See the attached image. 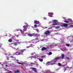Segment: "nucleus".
I'll return each mask as SVG.
<instances>
[{"label": "nucleus", "instance_id": "f257e3e1", "mask_svg": "<svg viewBox=\"0 0 73 73\" xmlns=\"http://www.w3.org/2000/svg\"><path fill=\"white\" fill-rule=\"evenodd\" d=\"M53 21V24H52V25H58V20H54Z\"/></svg>", "mask_w": 73, "mask_h": 73}, {"label": "nucleus", "instance_id": "f03ea898", "mask_svg": "<svg viewBox=\"0 0 73 73\" xmlns=\"http://www.w3.org/2000/svg\"><path fill=\"white\" fill-rule=\"evenodd\" d=\"M50 33V31H46L44 33V35H45L47 36H48L49 35V34Z\"/></svg>", "mask_w": 73, "mask_h": 73}, {"label": "nucleus", "instance_id": "7ed1b4c3", "mask_svg": "<svg viewBox=\"0 0 73 73\" xmlns=\"http://www.w3.org/2000/svg\"><path fill=\"white\" fill-rule=\"evenodd\" d=\"M26 50L24 49V50H21L19 51V54H23V52H24V51H25Z\"/></svg>", "mask_w": 73, "mask_h": 73}, {"label": "nucleus", "instance_id": "20e7f679", "mask_svg": "<svg viewBox=\"0 0 73 73\" xmlns=\"http://www.w3.org/2000/svg\"><path fill=\"white\" fill-rule=\"evenodd\" d=\"M48 15L50 16V17H52V15H53V13H48Z\"/></svg>", "mask_w": 73, "mask_h": 73}, {"label": "nucleus", "instance_id": "39448f33", "mask_svg": "<svg viewBox=\"0 0 73 73\" xmlns=\"http://www.w3.org/2000/svg\"><path fill=\"white\" fill-rule=\"evenodd\" d=\"M23 28H24V29H23V31H24V32H25V31H27V26H26L25 25H24V26H23Z\"/></svg>", "mask_w": 73, "mask_h": 73}, {"label": "nucleus", "instance_id": "423d86ee", "mask_svg": "<svg viewBox=\"0 0 73 73\" xmlns=\"http://www.w3.org/2000/svg\"><path fill=\"white\" fill-rule=\"evenodd\" d=\"M46 49H47V48L43 47L42 48L41 50L42 51H44V50H46Z\"/></svg>", "mask_w": 73, "mask_h": 73}, {"label": "nucleus", "instance_id": "0eeeda50", "mask_svg": "<svg viewBox=\"0 0 73 73\" xmlns=\"http://www.w3.org/2000/svg\"><path fill=\"white\" fill-rule=\"evenodd\" d=\"M62 26L64 27H67L68 25L66 24H64L62 25Z\"/></svg>", "mask_w": 73, "mask_h": 73}, {"label": "nucleus", "instance_id": "6e6552de", "mask_svg": "<svg viewBox=\"0 0 73 73\" xmlns=\"http://www.w3.org/2000/svg\"><path fill=\"white\" fill-rule=\"evenodd\" d=\"M40 22L38 21H36L34 22V24H38Z\"/></svg>", "mask_w": 73, "mask_h": 73}, {"label": "nucleus", "instance_id": "1a4fd4ad", "mask_svg": "<svg viewBox=\"0 0 73 73\" xmlns=\"http://www.w3.org/2000/svg\"><path fill=\"white\" fill-rule=\"evenodd\" d=\"M31 69L33 70V71H34L35 72H36L37 71V69L35 68H32Z\"/></svg>", "mask_w": 73, "mask_h": 73}, {"label": "nucleus", "instance_id": "9d476101", "mask_svg": "<svg viewBox=\"0 0 73 73\" xmlns=\"http://www.w3.org/2000/svg\"><path fill=\"white\" fill-rule=\"evenodd\" d=\"M52 27H55L56 29H60V26L55 27L54 26H52Z\"/></svg>", "mask_w": 73, "mask_h": 73}, {"label": "nucleus", "instance_id": "9b49d317", "mask_svg": "<svg viewBox=\"0 0 73 73\" xmlns=\"http://www.w3.org/2000/svg\"><path fill=\"white\" fill-rule=\"evenodd\" d=\"M61 58L60 57H57L55 58L54 60H58V59H60Z\"/></svg>", "mask_w": 73, "mask_h": 73}, {"label": "nucleus", "instance_id": "f8f14e48", "mask_svg": "<svg viewBox=\"0 0 73 73\" xmlns=\"http://www.w3.org/2000/svg\"><path fill=\"white\" fill-rule=\"evenodd\" d=\"M68 21L69 23H70L71 22H72V19H68Z\"/></svg>", "mask_w": 73, "mask_h": 73}, {"label": "nucleus", "instance_id": "ddd939ff", "mask_svg": "<svg viewBox=\"0 0 73 73\" xmlns=\"http://www.w3.org/2000/svg\"><path fill=\"white\" fill-rule=\"evenodd\" d=\"M50 62H48L46 63V65H50Z\"/></svg>", "mask_w": 73, "mask_h": 73}, {"label": "nucleus", "instance_id": "4468645a", "mask_svg": "<svg viewBox=\"0 0 73 73\" xmlns=\"http://www.w3.org/2000/svg\"><path fill=\"white\" fill-rule=\"evenodd\" d=\"M19 70H17V71H15L14 72L15 73H18L20 72V71H19Z\"/></svg>", "mask_w": 73, "mask_h": 73}, {"label": "nucleus", "instance_id": "2eb2a0df", "mask_svg": "<svg viewBox=\"0 0 73 73\" xmlns=\"http://www.w3.org/2000/svg\"><path fill=\"white\" fill-rule=\"evenodd\" d=\"M13 44L14 45H15V46L17 45V43H16V42L13 43Z\"/></svg>", "mask_w": 73, "mask_h": 73}, {"label": "nucleus", "instance_id": "dca6fc26", "mask_svg": "<svg viewBox=\"0 0 73 73\" xmlns=\"http://www.w3.org/2000/svg\"><path fill=\"white\" fill-rule=\"evenodd\" d=\"M15 54L17 55H20V54H19V51H18V52H16Z\"/></svg>", "mask_w": 73, "mask_h": 73}, {"label": "nucleus", "instance_id": "f3484780", "mask_svg": "<svg viewBox=\"0 0 73 73\" xmlns=\"http://www.w3.org/2000/svg\"><path fill=\"white\" fill-rule=\"evenodd\" d=\"M17 63H18V64H21V65H24V64L23 63H20L18 62H17Z\"/></svg>", "mask_w": 73, "mask_h": 73}, {"label": "nucleus", "instance_id": "a211bd4d", "mask_svg": "<svg viewBox=\"0 0 73 73\" xmlns=\"http://www.w3.org/2000/svg\"><path fill=\"white\" fill-rule=\"evenodd\" d=\"M28 36H29L30 37H32V34H28Z\"/></svg>", "mask_w": 73, "mask_h": 73}, {"label": "nucleus", "instance_id": "6ab92c4d", "mask_svg": "<svg viewBox=\"0 0 73 73\" xmlns=\"http://www.w3.org/2000/svg\"><path fill=\"white\" fill-rule=\"evenodd\" d=\"M23 31H22V30H20V31L21 32V33H24V30H23Z\"/></svg>", "mask_w": 73, "mask_h": 73}, {"label": "nucleus", "instance_id": "aec40b11", "mask_svg": "<svg viewBox=\"0 0 73 73\" xmlns=\"http://www.w3.org/2000/svg\"><path fill=\"white\" fill-rule=\"evenodd\" d=\"M9 41L10 42H12V40L11 39H10L9 40Z\"/></svg>", "mask_w": 73, "mask_h": 73}, {"label": "nucleus", "instance_id": "412c9836", "mask_svg": "<svg viewBox=\"0 0 73 73\" xmlns=\"http://www.w3.org/2000/svg\"><path fill=\"white\" fill-rule=\"evenodd\" d=\"M32 36H34V37H35L36 36V34H32Z\"/></svg>", "mask_w": 73, "mask_h": 73}, {"label": "nucleus", "instance_id": "4be33fe9", "mask_svg": "<svg viewBox=\"0 0 73 73\" xmlns=\"http://www.w3.org/2000/svg\"><path fill=\"white\" fill-rule=\"evenodd\" d=\"M46 56L45 55H42L40 56L41 58H44V57H45Z\"/></svg>", "mask_w": 73, "mask_h": 73}, {"label": "nucleus", "instance_id": "5701e85b", "mask_svg": "<svg viewBox=\"0 0 73 73\" xmlns=\"http://www.w3.org/2000/svg\"><path fill=\"white\" fill-rule=\"evenodd\" d=\"M39 61H40V62H42L43 61V59H40L39 60Z\"/></svg>", "mask_w": 73, "mask_h": 73}, {"label": "nucleus", "instance_id": "b1692460", "mask_svg": "<svg viewBox=\"0 0 73 73\" xmlns=\"http://www.w3.org/2000/svg\"><path fill=\"white\" fill-rule=\"evenodd\" d=\"M40 35L38 34H36V36H40Z\"/></svg>", "mask_w": 73, "mask_h": 73}, {"label": "nucleus", "instance_id": "393cba45", "mask_svg": "<svg viewBox=\"0 0 73 73\" xmlns=\"http://www.w3.org/2000/svg\"><path fill=\"white\" fill-rule=\"evenodd\" d=\"M64 22H65V23H69V22L68 21H64Z\"/></svg>", "mask_w": 73, "mask_h": 73}, {"label": "nucleus", "instance_id": "a878e982", "mask_svg": "<svg viewBox=\"0 0 73 73\" xmlns=\"http://www.w3.org/2000/svg\"><path fill=\"white\" fill-rule=\"evenodd\" d=\"M34 27L35 28H37V25L35 24L34 25Z\"/></svg>", "mask_w": 73, "mask_h": 73}, {"label": "nucleus", "instance_id": "bb28decb", "mask_svg": "<svg viewBox=\"0 0 73 73\" xmlns=\"http://www.w3.org/2000/svg\"><path fill=\"white\" fill-rule=\"evenodd\" d=\"M26 27H27V29H29V25H28V26H27V25H25Z\"/></svg>", "mask_w": 73, "mask_h": 73}, {"label": "nucleus", "instance_id": "cd10ccee", "mask_svg": "<svg viewBox=\"0 0 73 73\" xmlns=\"http://www.w3.org/2000/svg\"><path fill=\"white\" fill-rule=\"evenodd\" d=\"M61 56H62V58H64V54H62L61 55Z\"/></svg>", "mask_w": 73, "mask_h": 73}, {"label": "nucleus", "instance_id": "c85d7f7f", "mask_svg": "<svg viewBox=\"0 0 73 73\" xmlns=\"http://www.w3.org/2000/svg\"><path fill=\"white\" fill-rule=\"evenodd\" d=\"M49 55H51V54H52V52H50L49 53Z\"/></svg>", "mask_w": 73, "mask_h": 73}, {"label": "nucleus", "instance_id": "c756f323", "mask_svg": "<svg viewBox=\"0 0 73 73\" xmlns=\"http://www.w3.org/2000/svg\"><path fill=\"white\" fill-rule=\"evenodd\" d=\"M58 65L59 66H60L61 65V64L60 63H58Z\"/></svg>", "mask_w": 73, "mask_h": 73}, {"label": "nucleus", "instance_id": "7c9ffc66", "mask_svg": "<svg viewBox=\"0 0 73 73\" xmlns=\"http://www.w3.org/2000/svg\"><path fill=\"white\" fill-rule=\"evenodd\" d=\"M66 46H69V45L68 44H66Z\"/></svg>", "mask_w": 73, "mask_h": 73}, {"label": "nucleus", "instance_id": "2f4dec72", "mask_svg": "<svg viewBox=\"0 0 73 73\" xmlns=\"http://www.w3.org/2000/svg\"><path fill=\"white\" fill-rule=\"evenodd\" d=\"M31 64L32 65H35V64L33 63H31Z\"/></svg>", "mask_w": 73, "mask_h": 73}, {"label": "nucleus", "instance_id": "473e14b6", "mask_svg": "<svg viewBox=\"0 0 73 73\" xmlns=\"http://www.w3.org/2000/svg\"><path fill=\"white\" fill-rule=\"evenodd\" d=\"M33 44H30V46H35L34 45H33Z\"/></svg>", "mask_w": 73, "mask_h": 73}, {"label": "nucleus", "instance_id": "72a5a7b5", "mask_svg": "<svg viewBox=\"0 0 73 73\" xmlns=\"http://www.w3.org/2000/svg\"><path fill=\"white\" fill-rule=\"evenodd\" d=\"M29 47H31V46H27V48H29Z\"/></svg>", "mask_w": 73, "mask_h": 73}, {"label": "nucleus", "instance_id": "f704fd0d", "mask_svg": "<svg viewBox=\"0 0 73 73\" xmlns=\"http://www.w3.org/2000/svg\"><path fill=\"white\" fill-rule=\"evenodd\" d=\"M66 58H67L68 60H70V58H69V57H67Z\"/></svg>", "mask_w": 73, "mask_h": 73}, {"label": "nucleus", "instance_id": "c9c22d12", "mask_svg": "<svg viewBox=\"0 0 73 73\" xmlns=\"http://www.w3.org/2000/svg\"><path fill=\"white\" fill-rule=\"evenodd\" d=\"M34 57H35V56H31L32 58H33Z\"/></svg>", "mask_w": 73, "mask_h": 73}, {"label": "nucleus", "instance_id": "e433bc0d", "mask_svg": "<svg viewBox=\"0 0 73 73\" xmlns=\"http://www.w3.org/2000/svg\"><path fill=\"white\" fill-rule=\"evenodd\" d=\"M15 40V41H17V42H18V41H19V40Z\"/></svg>", "mask_w": 73, "mask_h": 73}, {"label": "nucleus", "instance_id": "4c0bfd02", "mask_svg": "<svg viewBox=\"0 0 73 73\" xmlns=\"http://www.w3.org/2000/svg\"><path fill=\"white\" fill-rule=\"evenodd\" d=\"M5 66H6V67H7V66H8V65L6 64V65H5Z\"/></svg>", "mask_w": 73, "mask_h": 73}, {"label": "nucleus", "instance_id": "58836bf2", "mask_svg": "<svg viewBox=\"0 0 73 73\" xmlns=\"http://www.w3.org/2000/svg\"><path fill=\"white\" fill-rule=\"evenodd\" d=\"M11 58H14V57H13V56H11Z\"/></svg>", "mask_w": 73, "mask_h": 73}, {"label": "nucleus", "instance_id": "ea45409f", "mask_svg": "<svg viewBox=\"0 0 73 73\" xmlns=\"http://www.w3.org/2000/svg\"><path fill=\"white\" fill-rule=\"evenodd\" d=\"M17 37H19V35H17Z\"/></svg>", "mask_w": 73, "mask_h": 73}, {"label": "nucleus", "instance_id": "a19ab883", "mask_svg": "<svg viewBox=\"0 0 73 73\" xmlns=\"http://www.w3.org/2000/svg\"><path fill=\"white\" fill-rule=\"evenodd\" d=\"M65 70L64 71V72L65 71V70H66V68H65Z\"/></svg>", "mask_w": 73, "mask_h": 73}, {"label": "nucleus", "instance_id": "79ce46f5", "mask_svg": "<svg viewBox=\"0 0 73 73\" xmlns=\"http://www.w3.org/2000/svg\"><path fill=\"white\" fill-rule=\"evenodd\" d=\"M1 64V63L0 62V65Z\"/></svg>", "mask_w": 73, "mask_h": 73}, {"label": "nucleus", "instance_id": "37998d69", "mask_svg": "<svg viewBox=\"0 0 73 73\" xmlns=\"http://www.w3.org/2000/svg\"><path fill=\"white\" fill-rule=\"evenodd\" d=\"M48 27H46V28H47Z\"/></svg>", "mask_w": 73, "mask_h": 73}]
</instances>
